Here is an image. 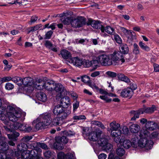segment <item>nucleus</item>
Returning <instances> with one entry per match:
<instances>
[{
  "label": "nucleus",
  "mask_w": 159,
  "mask_h": 159,
  "mask_svg": "<svg viewBox=\"0 0 159 159\" xmlns=\"http://www.w3.org/2000/svg\"><path fill=\"white\" fill-rule=\"evenodd\" d=\"M52 120L51 114L46 112L40 115L36 120H34L33 124H35L36 129L39 130L49 125L52 122Z\"/></svg>",
  "instance_id": "f257e3e1"
},
{
  "label": "nucleus",
  "mask_w": 159,
  "mask_h": 159,
  "mask_svg": "<svg viewBox=\"0 0 159 159\" xmlns=\"http://www.w3.org/2000/svg\"><path fill=\"white\" fill-rule=\"evenodd\" d=\"M139 134L140 138L139 142V147L145 148L147 150L151 149L153 143L152 141L148 139L149 133L147 130H141Z\"/></svg>",
  "instance_id": "f03ea898"
},
{
  "label": "nucleus",
  "mask_w": 159,
  "mask_h": 159,
  "mask_svg": "<svg viewBox=\"0 0 159 159\" xmlns=\"http://www.w3.org/2000/svg\"><path fill=\"white\" fill-rule=\"evenodd\" d=\"M6 110L8 118L11 121L15 122L19 120L21 116V112L16 110L11 106H7Z\"/></svg>",
  "instance_id": "7ed1b4c3"
},
{
  "label": "nucleus",
  "mask_w": 159,
  "mask_h": 159,
  "mask_svg": "<svg viewBox=\"0 0 159 159\" xmlns=\"http://www.w3.org/2000/svg\"><path fill=\"white\" fill-rule=\"evenodd\" d=\"M98 59L99 60L100 64L102 66H107L112 64L110 55H107L104 51H99L98 53Z\"/></svg>",
  "instance_id": "20e7f679"
},
{
  "label": "nucleus",
  "mask_w": 159,
  "mask_h": 159,
  "mask_svg": "<svg viewBox=\"0 0 159 159\" xmlns=\"http://www.w3.org/2000/svg\"><path fill=\"white\" fill-rule=\"evenodd\" d=\"M54 90L58 93L56 97V99H57L58 98L65 96L67 94L66 89L61 84H55L54 87Z\"/></svg>",
  "instance_id": "39448f33"
},
{
  "label": "nucleus",
  "mask_w": 159,
  "mask_h": 159,
  "mask_svg": "<svg viewBox=\"0 0 159 159\" xmlns=\"http://www.w3.org/2000/svg\"><path fill=\"white\" fill-rule=\"evenodd\" d=\"M85 24L86 20L84 17L80 16L78 17L77 18L73 17L71 25L72 27L80 28L85 25Z\"/></svg>",
  "instance_id": "423d86ee"
},
{
  "label": "nucleus",
  "mask_w": 159,
  "mask_h": 159,
  "mask_svg": "<svg viewBox=\"0 0 159 159\" xmlns=\"http://www.w3.org/2000/svg\"><path fill=\"white\" fill-rule=\"evenodd\" d=\"M64 107L60 104H58L55 106L53 110V113L57 115L64 116V114H67V116L70 114V111L69 110H64Z\"/></svg>",
  "instance_id": "0eeeda50"
},
{
  "label": "nucleus",
  "mask_w": 159,
  "mask_h": 159,
  "mask_svg": "<svg viewBox=\"0 0 159 159\" xmlns=\"http://www.w3.org/2000/svg\"><path fill=\"white\" fill-rule=\"evenodd\" d=\"M110 55L112 61H113L117 63H119L120 61L121 63H122L125 61L123 55L121 52L119 51L114 52L112 54H111Z\"/></svg>",
  "instance_id": "6e6552de"
},
{
  "label": "nucleus",
  "mask_w": 159,
  "mask_h": 159,
  "mask_svg": "<svg viewBox=\"0 0 159 159\" xmlns=\"http://www.w3.org/2000/svg\"><path fill=\"white\" fill-rule=\"evenodd\" d=\"M22 84L28 87L27 89L30 90L31 91L34 90V82L33 79L29 77H25L22 80Z\"/></svg>",
  "instance_id": "1a4fd4ad"
},
{
  "label": "nucleus",
  "mask_w": 159,
  "mask_h": 159,
  "mask_svg": "<svg viewBox=\"0 0 159 159\" xmlns=\"http://www.w3.org/2000/svg\"><path fill=\"white\" fill-rule=\"evenodd\" d=\"M121 134L122 132L120 129L111 131V135L114 138V141L117 143H121L122 142L120 138Z\"/></svg>",
  "instance_id": "9d476101"
},
{
  "label": "nucleus",
  "mask_w": 159,
  "mask_h": 159,
  "mask_svg": "<svg viewBox=\"0 0 159 159\" xmlns=\"http://www.w3.org/2000/svg\"><path fill=\"white\" fill-rule=\"evenodd\" d=\"M67 116V114H64V116H61L60 117H56L53 119L52 124L54 126L61 125L64 122V120L66 119Z\"/></svg>",
  "instance_id": "9b49d317"
},
{
  "label": "nucleus",
  "mask_w": 159,
  "mask_h": 159,
  "mask_svg": "<svg viewBox=\"0 0 159 159\" xmlns=\"http://www.w3.org/2000/svg\"><path fill=\"white\" fill-rule=\"evenodd\" d=\"M134 92L129 88L123 89L120 93V96L123 98H131L133 95Z\"/></svg>",
  "instance_id": "f8f14e48"
},
{
  "label": "nucleus",
  "mask_w": 159,
  "mask_h": 159,
  "mask_svg": "<svg viewBox=\"0 0 159 159\" xmlns=\"http://www.w3.org/2000/svg\"><path fill=\"white\" fill-rule=\"evenodd\" d=\"M120 29L121 31L127 36L128 38L127 41V43H130L132 45V39L133 38V34H132V32L130 30H127L124 27H120Z\"/></svg>",
  "instance_id": "ddd939ff"
},
{
  "label": "nucleus",
  "mask_w": 159,
  "mask_h": 159,
  "mask_svg": "<svg viewBox=\"0 0 159 159\" xmlns=\"http://www.w3.org/2000/svg\"><path fill=\"white\" fill-rule=\"evenodd\" d=\"M88 25H91L94 28L98 29H100L102 30L103 26L102 25L101 22L98 21L93 20L92 19H89Z\"/></svg>",
  "instance_id": "4468645a"
},
{
  "label": "nucleus",
  "mask_w": 159,
  "mask_h": 159,
  "mask_svg": "<svg viewBox=\"0 0 159 159\" xmlns=\"http://www.w3.org/2000/svg\"><path fill=\"white\" fill-rule=\"evenodd\" d=\"M102 134V131L98 133L96 131L91 132L88 135V138L91 141H96Z\"/></svg>",
  "instance_id": "2eb2a0df"
},
{
  "label": "nucleus",
  "mask_w": 159,
  "mask_h": 159,
  "mask_svg": "<svg viewBox=\"0 0 159 159\" xmlns=\"http://www.w3.org/2000/svg\"><path fill=\"white\" fill-rule=\"evenodd\" d=\"M70 61L74 65L77 67L81 66L84 64V61L83 59L78 57H74L71 58Z\"/></svg>",
  "instance_id": "dca6fc26"
},
{
  "label": "nucleus",
  "mask_w": 159,
  "mask_h": 159,
  "mask_svg": "<svg viewBox=\"0 0 159 159\" xmlns=\"http://www.w3.org/2000/svg\"><path fill=\"white\" fill-rule=\"evenodd\" d=\"M61 98L60 103V105L65 108L67 107L70 105V101L69 98L68 97H62L61 98H58L57 99Z\"/></svg>",
  "instance_id": "f3484780"
},
{
  "label": "nucleus",
  "mask_w": 159,
  "mask_h": 159,
  "mask_svg": "<svg viewBox=\"0 0 159 159\" xmlns=\"http://www.w3.org/2000/svg\"><path fill=\"white\" fill-rule=\"evenodd\" d=\"M34 88L39 90L44 89V81L41 79H37L34 83Z\"/></svg>",
  "instance_id": "a211bd4d"
},
{
  "label": "nucleus",
  "mask_w": 159,
  "mask_h": 159,
  "mask_svg": "<svg viewBox=\"0 0 159 159\" xmlns=\"http://www.w3.org/2000/svg\"><path fill=\"white\" fill-rule=\"evenodd\" d=\"M2 152H0V159H5L8 154L9 156H12L14 154V152L11 149H7L3 151L2 150Z\"/></svg>",
  "instance_id": "6ab92c4d"
},
{
  "label": "nucleus",
  "mask_w": 159,
  "mask_h": 159,
  "mask_svg": "<svg viewBox=\"0 0 159 159\" xmlns=\"http://www.w3.org/2000/svg\"><path fill=\"white\" fill-rule=\"evenodd\" d=\"M54 82L52 80L44 81V89L49 91L54 90Z\"/></svg>",
  "instance_id": "aec40b11"
},
{
  "label": "nucleus",
  "mask_w": 159,
  "mask_h": 159,
  "mask_svg": "<svg viewBox=\"0 0 159 159\" xmlns=\"http://www.w3.org/2000/svg\"><path fill=\"white\" fill-rule=\"evenodd\" d=\"M157 123L153 121H148L145 124L146 129L144 130H153L156 128L157 126Z\"/></svg>",
  "instance_id": "412c9836"
},
{
  "label": "nucleus",
  "mask_w": 159,
  "mask_h": 159,
  "mask_svg": "<svg viewBox=\"0 0 159 159\" xmlns=\"http://www.w3.org/2000/svg\"><path fill=\"white\" fill-rule=\"evenodd\" d=\"M7 141V139L5 137H0V146L2 147L1 148V150L4 151L8 148V147Z\"/></svg>",
  "instance_id": "4be33fe9"
},
{
  "label": "nucleus",
  "mask_w": 159,
  "mask_h": 159,
  "mask_svg": "<svg viewBox=\"0 0 159 159\" xmlns=\"http://www.w3.org/2000/svg\"><path fill=\"white\" fill-rule=\"evenodd\" d=\"M120 52L122 54H127L129 52V48L127 44L125 43H121L120 47Z\"/></svg>",
  "instance_id": "5701e85b"
},
{
  "label": "nucleus",
  "mask_w": 159,
  "mask_h": 159,
  "mask_svg": "<svg viewBox=\"0 0 159 159\" xmlns=\"http://www.w3.org/2000/svg\"><path fill=\"white\" fill-rule=\"evenodd\" d=\"M130 113L131 115L133 116L131 118V120H135L136 118L139 117V115L141 113L142 114V111L141 109L137 111L133 110L131 111Z\"/></svg>",
  "instance_id": "b1692460"
},
{
  "label": "nucleus",
  "mask_w": 159,
  "mask_h": 159,
  "mask_svg": "<svg viewBox=\"0 0 159 159\" xmlns=\"http://www.w3.org/2000/svg\"><path fill=\"white\" fill-rule=\"evenodd\" d=\"M61 54L62 58L64 59H70L71 58L70 53L66 49H63L61 51Z\"/></svg>",
  "instance_id": "393cba45"
},
{
  "label": "nucleus",
  "mask_w": 159,
  "mask_h": 159,
  "mask_svg": "<svg viewBox=\"0 0 159 159\" xmlns=\"http://www.w3.org/2000/svg\"><path fill=\"white\" fill-rule=\"evenodd\" d=\"M142 114L144 113H152L156 110V107L154 105H152V107L143 109H141Z\"/></svg>",
  "instance_id": "a878e982"
},
{
  "label": "nucleus",
  "mask_w": 159,
  "mask_h": 159,
  "mask_svg": "<svg viewBox=\"0 0 159 159\" xmlns=\"http://www.w3.org/2000/svg\"><path fill=\"white\" fill-rule=\"evenodd\" d=\"M36 97L39 100L43 102H45L47 99V95L43 92L38 93Z\"/></svg>",
  "instance_id": "bb28decb"
},
{
  "label": "nucleus",
  "mask_w": 159,
  "mask_h": 159,
  "mask_svg": "<svg viewBox=\"0 0 159 159\" xmlns=\"http://www.w3.org/2000/svg\"><path fill=\"white\" fill-rule=\"evenodd\" d=\"M140 129V127L138 124H134L131 125L129 127V129L132 133H138Z\"/></svg>",
  "instance_id": "cd10ccee"
},
{
  "label": "nucleus",
  "mask_w": 159,
  "mask_h": 159,
  "mask_svg": "<svg viewBox=\"0 0 159 159\" xmlns=\"http://www.w3.org/2000/svg\"><path fill=\"white\" fill-rule=\"evenodd\" d=\"M101 31L102 32L105 31L111 35L115 33L114 29L110 26H107L106 27L103 26L102 28Z\"/></svg>",
  "instance_id": "c85d7f7f"
},
{
  "label": "nucleus",
  "mask_w": 159,
  "mask_h": 159,
  "mask_svg": "<svg viewBox=\"0 0 159 159\" xmlns=\"http://www.w3.org/2000/svg\"><path fill=\"white\" fill-rule=\"evenodd\" d=\"M25 127V125L18 122L15 123L11 126V127L13 128L14 130L19 129L22 131H24Z\"/></svg>",
  "instance_id": "c756f323"
},
{
  "label": "nucleus",
  "mask_w": 159,
  "mask_h": 159,
  "mask_svg": "<svg viewBox=\"0 0 159 159\" xmlns=\"http://www.w3.org/2000/svg\"><path fill=\"white\" fill-rule=\"evenodd\" d=\"M120 125L116 121H113L110 124V130L111 131L118 129L120 128Z\"/></svg>",
  "instance_id": "7c9ffc66"
},
{
  "label": "nucleus",
  "mask_w": 159,
  "mask_h": 159,
  "mask_svg": "<svg viewBox=\"0 0 159 159\" xmlns=\"http://www.w3.org/2000/svg\"><path fill=\"white\" fill-rule=\"evenodd\" d=\"M62 145V143L57 138L56 139V142L54 144V148L57 149L61 150L63 148Z\"/></svg>",
  "instance_id": "2f4dec72"
},
{
  "label": "nucleus",
  "mask_w": 159,
  "mask_h": 159,
  "mask_svg": "<svg viewBox=\"0 0 159 159\" xmlns=\"http://www.w3.org/2000/svg\"><path fill=\"white\" fill-rule=\"evenodd\" d=\"M108 142V140L105 137H101L98 141V145L102 148Z\"/></svg>",
  "instance_id": "473e14b6"
},
{
  "label": "nucleus",
  "mask_w": 159,
  "mask_h": 159,
  "mask_svg": "<svg viewBox=\"0 0 159 159\" xmlns=\"http://www.w3.org/2000/svg\"><path fill=\"white\" fill-rule=\"evenodd\" d=\"M117 77L120 80L128 83L130 82L129 79L123 74L119 73L117 75Z\"/></svg>",
  "instance_id": "72a5a7b5"
},
{
  "label": "nucleus",
  "mask_w": 159,
  "mask_h": 159,
  "mask_svg": "<svg viewBox=\"0 0 159 159\" xmlns=\"http://www.w3.org/2000/svg\"><path fill=\"white\" fill-rule=\"evenodd\" d=\"M73 20V17L69 16L66 18H62L61 21L65 25H68L70 24H71V22Z\"/></svg>",
  "instance_id": "f704fd0d"
},
{
  "label": "nucleus",
  "mask_w": 159,
  "mask_h": 159,
  "mask_svg": "<svg viewBox=\"0 0 159 159\" xmlns=\"http://www.w3.org/2000/svg\"><path fill=\"white\" fill-rule=\"evenodd\" d=\"M22 80L21 77L16 76L13 77L12 80L19 86H21L22 85Z\"/></svg>",
  "instance_id": "c9c22d12"
},
{
  "label": "nucleus",
  "mask_w": 159,
  "mask_h": 159,
  "mask_svg": "<svg viewBox=\"0 0 159 159\" xmlns=\"http://www.w3.org/2000/svg\"><path fill=\"white\" fill-rule=\"evenodd\" d=\"M28 152L30 154V158H35L39 156L38 151L34 149H32L30 151L29 150V152Z\"/></svg>",
  "instance_id": "e433bc0d"
},
{
  "label": "nucleus",
  "mask_w": 159,
  "mask_h": 159,
  "mask_svg": "<svg viewBox=\"0 0 159 159\" xmlns=\"http://www.w3.org/2000/svg\"><path fill=\"white\" fill-rule=\"evenodd\" d=\"M2 102L1 98H0V107H1L2 105ZM6 108H4L3 109H2V110H0V120H4L6 119V116L4 114V112L5 111Z\"/></svg>",
  "instance_id": "4c0bfd02"
},
{
  "label": "nucleus",
  "mask_w": 159,
  "mask_h": 159,
  "mask_svg": "<svg viewBox=\"0 0 159 159\" xmlns=\"http://www.w3.org/2000/svg\"><path fill=\"white\" fill-rule=\"evenodd\" d=\"M28 152H29V150H27L20 151L22 158L26 159L29 157H30V155Z\"/></svg>",
  "instance_id": "58836bf2"
},
{
  "label": "nucleus",
  "mask_w": 159,
  "mask_h": 159,
  "mask_svg": "<svg viewBox=\"0 0 159 159\" xmlns=\"http://www.w3.org/2000/svg\"><path fill=\"white\" fill-rule=\"evenodd\" d=\"M18 148L20 151L27 150V144H26L25 143L23 142L19 144L18 145Z\"/></svg>",
  "instance_id": "ea45409f"
},
{
  "label": "nucleus",
  "mask_w": 159,
  "mask_h": 159,
  "mask_svg": "<svg viewBox=\"0 0 159 159\" xmlns=\"http://www.w3.org/2000/svg\"><path fill=\"white\" fill-rule=\"evenodd\" d=\"M139 47L141 48V49L145 51L148 52L149 51L150 49V48L149 47L146 45L144 43H143L141 41L139 42Z\"/></svg>",
  "instance_id": "a19ab883"
},
{
  "label": "nucleus",
  "mask_w": 159,
  "mask_h": 159,
  "mask_svg": "<svg viewBox=\"0 0 159 159\" xmlns=\"http://www.w3.org/2000/svg\"><path fill=\"white\" fill-rule=\"evenodd\" d=\"M131 145V142L129 140H125L123 142V146L125 148H129Z\"/></svg>",
  "instance_id": "79ce46f5"
},
{
  "label": "nucleus",
  "mask_w": 159,
  "mask_h": 159,
  "mask_svg": "<svg viewBox=\"0 0 159 159\" xmlns=\"http://www.w3.org/2000/svg\"><path fill=\"white\" fill-rule=\"evenodd\" d=\"M133 47L134 48L133 49V53L136 55L139 54L140 52L139 48L138 45L135 43L133 44Z\"/></svg>",
  "instance_id": "37998d69"
},
{
  "label": "nucleus",
  "mask_w": 159,
  "mask_h": 159,
  "mask_svg": "<svg viewBox=\"0 0 159 159\" xmlns=\"http://www.w3.org/2000/svg\"><path fill=\"white\" fill-rule=\"evenodd\" d=\"M112 145L110 143H108V142L107 143V144L104 145V146H103L102 148L103 150L107 152H109V151H110L112 149Z\"/></svg>",
  "instance_id": "c03bdc74"
},
{
  "label": "nucleus",
  "mask_w": 159,
  "mask_h": 159,
  "mask_svg": "<svg viewBox=\"0 0 159 159\" xmlns=\"http://www.w3.org/2000/svg\"><path fill=\"white\" fill-rule=\"evenodd\" d=\"M116 153L120 156H122L125 153V150L122 148H118L116 150Z\"/></svg>",
  "instance_id": "a18cd8bd"
},
{
  "label": "nucleus",
  "mask_w": 159,
  "mask_h": 159,
  "mask_svg": "<svg viewBox=\"0 0 159 159\" xmlns=\"http://www.w3.org/2000/svg\"><path fill=\"white\" fill-rule=\"evenodd\" d=\"M37 146V143H36L34 142H30L27 144V149H34Z\"/></svg>",
  "instance_id": "49530a36"
},
{
  "label": "nucleus",
  "mask_w": 159,
  "mask_h": 159,
  "mask_svg": "<svg viewBox=\"0 0 159 159\" xmlns=\"http://www.w3.org/2000/svg\"><path fill=\"white\" fill-rule=\"evenodd\" d=\"M32 138L33 136H32L27 135L23 137L21 139V141L23 142L27 143Z\"/></svg>",
  "instance_id": "de8ad7c7"
},
{
  "label": "nucleus",
  "mask_w": 159,
  "mask_h": 159,
  "mask_svg": "<svg viewBox=\"0 0 159 159\" xmlns=\"http://www.w3.org/2000/svg\"><path fill=\"white\" fill-rule=\"evenodd\" d=\"M81 80L82 81L85 83H88L89 85L90 86H91V84L89 82L90 78L87 75L84 76L81 78Z\"/></svg>",
  "instance_id": "09e8293b"
},
{
  "label": "nucleus",
  "mask_w": 159,
  "mask_h": 159,
  "mask_svg": "<svg viewBox=\"0 0 159 159\" xmlns=\"http://www.w3.org/2000/svg\"><path fill=\"white\" fill-rule=\"evenodd\" d=\"M20 135V134L18 132H15L12 134H8L7 135L9 139H12L14 138L16 139V138L18 137Z\"/></svg>",
  "instance_id": "8fccbe9b"
},
{
  "label": "nucleus",
  "mask_w": 159,
  "mask_h": 159,
  "mask_svg": "<svg viewBox=\"0 0 159 159\" xmlns=\"http://www.w3.org/2000/svg\"><path fill=\"white\" fill-rule=\"evenodd\" d=\"M114 39L116 42L119 44L122 43V40L120 36L116 34H114Z\"/></svg>",
  "instance_id": "3c124183"
},
{
  "label": "nucleus",
  "mask_w": 159,
  "mask_h": 159,
  "mask_svg": "<svg viewBox=\"0 0 159 159\" xmlns=\"http://www.w3.org/2000/svg\"><path fill=\"white\" fill-rule=\"evenodd\" d=\"M64 159H74V154L68 153L65 155L64 153Z\"/></svg>",
  "instance_id": "603ef678"
},
{
  "label": "nucleus",
  "mask_w": 159,
  "mask_h": 159,
  "mask_svg": "<svg viewBox=\"0 0 159 159\" xmlns=\"http://www.w3.org/2000/svg\"><path fill=\"white\" fill-rule=\"evenodd\" d=\"M150 137L151 139H159V134L157 131H154L151 134Z\"/></svg>",
  "instance_id": "864d4df0"
},
{
  "label": "nucleus",
  "mask_w": 159,
  "mask_h": 159,
  "mask_svg": "<svg viewBox=\"0 0 159 159\" xmlns=\"http://www.w3.org/2000/svg\"><path fill=\"white\" fill-rule=\"evenodd\" d=\"M93 122V124L101 127L102 129H104L105 128V126L101 122L98 121H94Z\"/></svg>",
  "instance_id": "5fc2aeb1"
},
{
  "label": "nucleus",
  "mask_w": 159,
  "mask_h": 159,
  "mask_svg": "<svg viewBox=\"0 0 159 159\" xmlns=\"http://www.w3.org/2000/svg\"><path fill=\"white\" fill-rule=\"evenodd\" d=\"M60 140L63 143L66 144L68 142V139L65 136H63L61 137H58Z\"/></svg>",
  "instance_id": "6e6d98bb"
},
{
  "label": "nucleus",
  "mask_w": 159,
  "mask_h": 159,
  "mask_svg": "<svg viewBox=\"0 0 159 159\" xmlns=\"http://www.w3.org/2000/svg\"><path fill=\"white\" fill-rule=\"evenodd\" d=\"M53 34V32L50 30L48 31L45 34V37L44 38V39H50Z\"/></svg>",
  "instance_id": "4d7b16f0"
},
{
  "label": "nucleus",
  "mask_w": 159,
  "mask_h": 159,
  "mask_svg": "<svg viewBox=\"0 0 159 159\" xmlns=\"http://www.w3.org/2000/svg\"><path fill=\"white\" fill-rule=\"evenodd\" d=\"M120 129H121L122 134H127L129 132V129L126 126H124L122 127H120Z\"/></svg>",
  "instance_id": "13d9d810"
},
{
  "label": "nucleus",
  "mask_w": 159,
  "mask_h": 159,
  "mask_svg": "<svg viewBox=\"0 0 159 159\" xmlns=\"http://www.w3.org/2000/svg\"><path fill=\"white\" fill-rule=\"evenodd\" d=\"M138 139H135L132 140V141L131 142V145L134 148H137V146H139V140H138Z\"/></svg>",
  "instance_id": "bf43d9fd"
},
{
  "label": "nucleus",
  "mask_w": 159,
  "mask_h": 159,
  "mask_svg": "<svg viewBox=\"0 0 159 159\" xmlns=\"http://www.w3.org/2000/svg\"><path fill=\"white\" fill-rule=\"evenodd\" d=\"M99 60L98 59V57L96 58V60H93L91 61L92 66H93L97 67L98 66L99 64H100Z\"/></svg>",
  "instance_id": "052dcab7"
},
{
  "label": "nucleus",
  "mask_w": 159,
  "mask_h": 159,
  "mask_svg": "<svg viewBox=\"0 0 159 159\" xmlns=\"http://www.w3.org/2000/svg\"><path fill=\"white\" fill-rule=\"evenodd\" d=\"M86 117L84 115H80L79 116H74L73 117V119L74 120H80L85 119Z\"/></svg>",
  "instance_id": "680f3d73"
},
{
  "label": "nucleus",
  "mask_w": 159,
  "mask_h": 159,
  "mask_svg": "<svg viewBox=\"0 0 159 159\" xmlns=\"http://www.w3.org/2000/svg\"><path fill=\"white\" fill-rule=\"evenodd\" d=\"M64 135L68 136H70L75 134V132L71 130L64 131L63 132Z\"/></svg>",
  "instance_id": "e2e57ef3"
},
{
  "label": "nucleus",
  "mask_w": 159,
  "mask_h": 159,
  "mask_svg": "<svg viewBox=\"0 0 159 159\" xmlns=\"http://www.w3.org/2000/svg\"><path fill=\"white\" fill-rule=\"evenodd\" d=\"M12 125H11L9 126H7V125H5L3 126L4 129L7 132H13L14 130V129L13 128H11V126Z\"/></svg>",
  "instance_id": "0e129e2a"
},
{
  "label": "nucleus",
  "mask_w": 159,
  "mask_h": 159,
  "mask_svg": "<svg viewBox=\"0 0 159 159\" xmlns=\"http://www.w3.org/2000/svg\"><path fill=\"white\" fill-rule=\"evenodd\" d=\"M82 130L83 134L87 136H88L89 134L90 133L89 131V128L87 127H83Z\"/></svg>",
  "instance_id": "69168bd1"
},
{
  "label": "nucleus",
  "mask_w": 159,
  "mask_h": 159,
  "mask_svg": "<svg viewBox=\"0 0 159 159\" xmlns=\"http://www.w3.org/2000/svg\"><path fill=\"white\" fill-rule=\"evenodd\" d=\"M37 145L38 147H41L43 149H48V146L44 143H37Z\"/></svg>",
  "instance_id": "338daca9"
},
{
  "label": "nucleus",
  "mask_w": 159,
  "mask_h": 159,
  "mask_svg": "<svg viewBox=\"0 0 159 159\" xmlns=\"http://www.w3.org/2000/svg\"><path fill=\"white\" fill-rule=\"evenodd\" d=\"M44 45L46 47L48 48L49 49H50L52 48L53 44L50 41L46 40L45 41Z\"/></svg>",
  "instance_id": "774afa93"
}]
</instances>
